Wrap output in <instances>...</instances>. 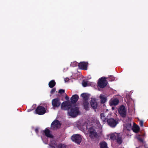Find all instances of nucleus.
<instances>
[{
  "label": "nucleus",
  "mask_w": 148,
  "mask_h": 148,
  "mask_svg": "<svg viewBox=\"0 0 148 148\" xmlns=\"http://www.w3.org/2000/svg\"><path fill=\"white\" fill-rule=\"evenodd\" d=\"M119 136V134L116 133L110 134L107 135V139L114 140L116 138L117 136Z\"/></svg>",
  "instance_id": "nucleus-14"
},
{
  "label": "nucleus",
  "mask_w": 148,
  "mask_h": 148,
  "mask_svg": "<svg viewBox=\"0 0 148 148\" xmlns=\"http://www.w3.org/2000/svg\"><path fill=\"white\" fill-rule=\"evenodd\" d=\"M100 117L103 122H105L106 119L105 116V114L103 113H102L101 114Z\"/></svg>",
  "instance_id": "nucleus-23"
},
{
  "label": "nucleus",
  "mask_w": 148,
  "mask_h": 148,
  "mask_svg": "<svg viewBox=\"0 0 148 148\" xmlns=\"http://www.w3.org/2000/svg\"><path fill=\"white\" fill-rule=\"evenodd\" d=\"M38 127H36V128H35V131L36 132L37 134H38Z\"/></svg>",
  "instance_id": "nucleus-33"
},
{
  "label": "nucleus",
  "mask_w": 148,
  "mask_h": 148,
  "mask_svg": "<svg viewBox=\"0 0 148 148\" xmlns=\"http://www.w3.org/2000/svg\"><path fill=\"white\" fill-rule=\"evenodd\" d=\"M94 101L95 102H93V109H95L97 107V104L96 100L93 99V101Z\"/></svg>",
  "instance_id": "nucleus-25"
},
{
  "label": "nucleus",
  "mask_w": 148,
  "mask_h": 148,
  "mask_svg": "<svg viewBox=\"0 0 148 148\" xmlns=\"http://www.w3.org/2000/svg\"><path fill=\"white\" fill-rule=\"evenodd\" d=\"M117 140V141L118 143L121 144L122 142V140L121 137H119V136H117L116 138Z\"/></svg>",
  "instance_id": "nucleus-24"
},
{
  "label": "nucleus",
  "mask_w": 148,
  "mask_h": 148,
  "mask_svg": "<svg viewBox=\"0 0 148 148\" xmlns=\"http://www.w3.org/2000/svg\"><path fill=\"white\" fill-rule=\"evenodd\" d=\"M89 81L83 80L82 82V86L84 87H86L87 86H92V82H90V83H89Z\"/></svg>",
  "instance_id": "nucleus-18"
},
{
  "label": "nucleus",
  "mask_w": 148,
  "mask_h": 148,
  "mask_svg": "<svg viewBox=\"0 0 148 148\" xmlns=\"http://www.w3.org/2000/svg\"><path fill=\"white\" fill-rule=\"evenodd\" d=\"M65 99L66 100H68L69 99V97L67 95H66L65 97Z\"/></svg>",
  "instance_id": "nucleus-35"
},
{
  "label": "nucleus",
  "mask_w": 148,
  "mask_h": 148,
  "mask_svg": "<svg viewBox=\"0 0 148 148\" xmlns=\"http://www.w3.org/2000/svg\"><path fill=\"white\" fill-rule=\"evenodd\" d=\"M56 90V88H54L51 89L50 91V93L51 94H53L55 92Z\"/></svg>",
  "instance_id": "nucleus-29"
},
{
  "label": "nucleus",
  "mask_w": 148,
  "mask_h": 148,
  "mask_svg": "<svg viewBox=\"0 0 148 148\" xmlns=\"http://www.w3.org/2000/svg\"><path fill=\"white\" fill-rule=\"evenodd\" d=\"M145 148H147V145H145Z\"/></svg>",
  "instance_id": "nucleus-37"
},
{
  "label": "nucleus",
  "mask_w": 148,
  "mask_h": 148,
  "mask_svg": "<svg viewBox=\"0 0 148 148\" xmlns=\"http://www.w3.org/2000/svg\"><path fill=\"white\" fill-rule=\"evenodd\" d=\"M52 148H55L54 146H51Z\"/></svg>",
  "instance_id": "nucleus-38"
},
{
  "label": "nucleus",
  "mask_w": 148,
  "mask_h": 148,
  "mask_svg": "<svg viewBox=\"0 0 148 148\" xmlns=\"http://www.w3.org/2000/svg\"><path fill=\"white\" fill-rule=\"evenodd\" d=\"M124 130H130L132 129L131 124L130 122H129L127 124H124Z\"/></svg>",
  "instance_id": "nucleus-17"
},
{
  "label": "nucleus",
  "mask_w": 148,
  "mask_h": 148,
  "mask_svg": "<svg viewBox=\"0 0 148 148\" xmlns=\"http://www.w3.org/2000/svg\"><path fill=\"white\" fill-rule=\"evenodd\" d=\"M65 90L62 89H60L59 90L58 93L60 94H62L63 93H64Z\"/></svg>",
  "instance_id": "nucleus-27"
},
{
  "label": "nucleus",
  "mask_w": 148,
  "mask_h": 148,
  "mask_svg": "<svg viewBox=\"0 0 148 148\" xmlns=\"http://www.w3.org/2000/svg\"><path fill=\"white\" fill-rule=\"evenodd\" d=\"M101 148H108L107 144L105 142H102L100 143Z\"/></svg>",
  "instance_id": "nucleus-22"
},
{
  "label": "nucleus",
  "mask_w": 148,
  "mask_h": 148,
  "mask_svg": "<svg viewBox=\"0 0 148 148\" xmlns=\"http://www.w3.org/2000/svg\"><path fill=\"white\" fill-rule=\"evenodd\" d=\"M140 124L141 126L143 127V121H140Z\"/></svg>",
  "instance_id": "nucleus-34"
},
{
  "label": "nucleus",
  "mask_w": 148,
  "mask_h": 148,
  "mask_svg": "<svg viewBox=\"0 0 148 148\" xmlns=\"http://www.w3.org/2000/svg\"><path fill=\"white\" fill-rule=\"evenodd\" d=\"M110 81H112L114 80L115 78L114 77L111 76L110 77Z\"/></svg>",
  "instance_id": "nucleus-31"
},
{
  "label": "nucleus",
  "mask_w": 148,
  "mask_h": 148,
  "mask_svg": "<svg viewBox=\"0 0 148 148\" xmlns=\"http://www.w3.org/2000/svg\"><path fill=\"white\" fill-rule=\"evenodd\" d=\"M77 127L80 130L84 131H87V135L92 139V124L90 123L86 124V123L81 124L78 123L77 125Z\"/></svg>",
  "instance_id": "nucleus-1"
},
{
  "label": "nucleus",
  "mask_w": 148,
  "mask_h": 148,
  "mask_svg": "<svg viewBox=\"0 0 148 148\" xmlns=\"http://www.w3.org/2000/svg\"><path fill=\"white\" fill-rule=\"evenodd\" d=\"M140 135L137 134L136 136V138L140 141L142 142L143 141L142 139L140 137Z\"/></svg>",
  "instance_id": "nucleus-26"
},
{
  "label": "nucleus",
  "mask_w": 148,
  "mask_h": 148,
  "mask_svg": "<svg viewBox=\"0 0 148 148\" xmlns=\"http://www.w3.org/2000/svg\"><path fill=\"white\" fill-rule=\"evenodd\" d=\"M114 107H112V110H113L114 109Z\"/></svg>",
  "instance_id": "nucleus-39"
},
{
  "label": "nucleus",
  "mask_w": 148,
  "mask_h": 148,
  "mask_svg": "<svg viewBox=\"0 0 148 148\" xmlns=\"http://www.w3.org/2000/svg\"><path fill=\"white\" fill-rule=\"evenodd\" d=\"M63 146H64V144L62 145L61 144H60L58 145L57 146V147L58 148H62Z\"/></svg>",
  "instance_id": "nucleus-28"
},
{
  "label": "nucleus",
  "mask_w": 148,
  "mask_h": 148,
  "mask_svg": "<svg viewBox=\"0 0 148 148\" xmlns=\"http://www.w3.org/2000/svg\"><path fill=\"white\" fill-rule=\"evenodd\" d=\"M79 96L77 94L73 95L71 98V101L72 103H76L79 99Z\"/></svg>",
  "instance_id": "nucleus-16"
},
{
  "label": "nucleus",
  "mask_w": 148,
  "mask_h": 148,
  "mask_svg": "<svg viewBox=\"0 0 148 148\" xmlns=\"http://www.w3.org/2000/svg\"><path fill=\"white\" fill-rule=\"evenodd\" d=\"M90 96V95L86 93H83L80 95V97H82L83 105L84 109L86 110H89V103L88 100Z\"/></svg>",
  "instance_id": "nucleus-2"
},
{
  "label": "nucleus",
  "mask_w": 148,
  "mask_h": 148,
  "mask_svg": "<svg viewBox=\"0 0 148 148\" xmlns=\"http://www.w3.org/2000/svg\"><path fill=\"white\" fill-rule=\"evenodd\" d=\"M60 125L59 121L56 120L52 122L51 125V127L53 129L58 128L60 126Z\"/></svg>",
  "instance_id": "nucleus-12"
},
{
  "label": "nucleus",
  "mask_w": 148,
  "mask_h": 148,
  "mask_svg": "<svg viewBox=\"0 0 148 148\" xmlns=\"http://www.w3.org/2000/svg\"><path fill=\"white\" fill-rule=\"evenodd\" d=\"M56 83L54 80L51 81L49 83V87L51 88H53L56 85Z\"/></svg>",
  "instance_id": "nucleus-21"
},
{
  "label": "nucleus",
  "mask_w": 148,
  "mask_h": 148,
  "mask_svg": "<svg viewBox=\"0 0 148 148\" xmlns=\"http://www.w3.org/2000/svg\"><path fill=\"white\" fill-rule=\"evenodd\" d=\"M91 100L90 101V104L91 107L92 108V98H91Z\"/></svg>",
  "instance_id": "nucleus-32"
},
{
  "label": "nucleus",
  "mask_w": 148,
  "mask_h": 148,
  "mask_svg": "<svg viewBox=\"0 0 148 148\" xmlns=\"http://www.w3.org/2000/svg\"><path fill=\"white\" fill-rule=\"evenodd\" d=\"M107 82L105 78L101 77L99 79L98 82V85L100 88H104L106 86Z\"/></svg>",
  "instance_id": "nucleus-9"
},
{
  "label": "nucleus",
  "mask_w": 148,
  "mask_h": 148,
  "mask_svg": "<svg viewBox=\"0 0 148 148\" xmlns=\"http://www.w3.org/2000/svg\"><path fill=\"white\" fill-rule=\"evenodd\" d=\"M118 111L122 117H124L126 116V111L125 108L124 106H121L119 108Z\"/></svg>",
  "instance_id": "nucleus-10"
},
{
  "label": "nucleus",
  "mask_w": 148,
  "mask_h": 148,
  "mask_svg": "<svg viewBox=\"0 0 148 148\" xmlns=\"http://www.w3.org/2000/svg\"><path fill=\"white\" fill-rule=\"evenodd\" d=\"M129 121H130L131 120V119L129 118L128 119Z\"/></svg>",
  "instance_id": "nucleus-40"
},
{
  "label": "nucleus",
  "mask_w": 148,
  "mask_h": 148,
  "mask_svg": "<svg viewBox=\"0 0 148 148\" xmlns=\"http://www.w3.org/2000/svg\"><path fill=\"white\" fill-rule=\"evenodd\" d=\"M101 102L102 103H104L107 101V98L104 95L101 94L100 96Z\"/></svg>",
  "instance_id": "nucleus-20"
},
{
  "label": "nucleus",
  "mask_w": 148,
  "mask_h": 148,
  "mask_svg": "<svg viewBox=\"0 0 148 148\" xmlns=\"http://www.w3.org/2000/svg\"><path fill=\"white\" fill-rule=\"evenodd\" d=\"M72 107V104L69 101H65L63 102L61 104V108L64 110H70Z\"/></svg>",
  "instance_id": "nucleus-4"
},
{
  "label": "nucleus",
  "mask_w": 148,
  "mask_h": 148,
  "mask_svg": "<svg viewBox=\"0 0 148 148\" xmlns=\"http://www.w3.org/2000/svg\"><path fill=\"white\" fill-rule=\"evenodd\" d=\"M43 131L45 136L47 137L51 138H53V136L50 134V131L48 128H46Z\"/></svg>",
  "instance_id": "nucleus-15"
},
{
  "label": "nucleus",
  "mask_w": 148,
  "mask_h": 148,
  "mask_svg": "<svg viewBox=\"0 0 148 148\" xmlns=\"http://www.w3.org/2000/svg\"><path fill=\"white\" fill-rule=\"evenodd\" d=\"M68 111V115L73 117H76L79 114V110L78 108L74 107L71 108Z\"/></svg>",
  "instance_id": "nucleus-3"
},
{
  "label": "nucleus",
  "mask_w": 148,
  "mask_h": 148,
  "mask_svg": "<svg viewBox=\"0 0 148 148\" xmlns=\"http://www.w3.org/2000/svg\"><path fill=\"white\" fill-rule=\"evenodd\" d=\"M51 103L53 108H58L61 104L60 99L57 97L53 99L51 101Z\"/></svg>",
  "instance_id": "nucleus-6"
},
{
  "label": "nucleus",
  "mask_w": 148,
  "mask_h": 148,
  "mask_svg": "<svg viewBox=\"0 0 148 148\" xmlns=\"http://www.w3.org/2000/svg\"><path fill=\"white\" fill-rule=\"evenodd\" d=\"M97 125H98L99 126V125H100V124H99V122H98H98H97Z\"/></svg>",
  "instance_id": "nucleus-36"
},
{
  "label": "nucleus",
  "mask_w": 148,
  "mask_h": 148,
  "mask_svg": "<svg viewBox=\"0 0 148 148\" xmlns=\"http://www.w3.org/2000/svg\"><path fill=\"white\" fill-rule=\"evenodd\" d=\"M93 136L95 137H97L98 136V135L97 134V133L95 132L94 131H93Z\"/></svg>",
  "instance_id": "nucleus-30"
},
{
  "label": "nucleus",
  "mask_w": 148,
  "mask_h": 148,
  "mask_svg": "<svg viewBox=\"0 0 148 148\" xmlns=\"http://www.w3.org/2000/svg\"><path fill=\"white\" fill-rule=\"evenodd\" d=\"M73 63H75L76 65H77V64H78V67L80 69L85 70L87 69L88 64V63L87 62H82L78 63H77L76 62H75Z\"/></svg>",
  "instance_id": "nucleus-7"
},
{
  "label": "nucleus",
  "mask_w": 148,
  "mask_h": 148,
  "mask_svg": "<svg viewBox=\"0 0 148 148\" xmlns=\"http://www.w3.org/2000/svg\"><path fill=\"white\" fill-rule=\"evenodd\" d=\"M132 130L134 132L137 133L139 131L140 128L138 125L134 124L132 128Z\"/></svg>",
  "instance_id": "nucleus-19"
},
{
  "label": "nucleus",
  "mask_w": 148,
  "mask_h": 148,
  "mask_svg": "<svg viewBox=\"0 0 148 148\" xmlns=\"http://www.w3.org/2000/svg\"><path fill=\"white\" fill-rule=\"evenodd\" d=\"M71 139L73 141L79 144L81 143L82 139L81 135L78 134L73 135Z\"/></svg>",
  "instance_id": "nucleus-5"
},
{
  "label": "nucleus",
  "mask_w": 148,
  "mask_h": 148,
  "mask_svg": "<svg viewBox=\"0 0 148 148\" xmlns=\"http://www.w3.org/2000/svg\"><path fill=\"white\" fill-rule=\"evenodd\" d=\"M119 102L118 99L114 97L110 100L109 104L111 106H115L118 104Z\"/></svg>",
  "instance_id": "nucleus-13"
},
{
  "label": "nucleus",
  "mask_w": 148,
  "mask_h": 148,
  "mask_svg": "<svg viewBox=\"0 0 148 148\" xmlns=\"http://www.w3.org/2000/svg\"><path fill=\"white\" fill-rule=\"evenodd\" d=\"M107 122L109 125L112 127H115L117 124V122L113 119H108Z\"/></svg>",
  "instance_id": "nucleus-11"
},
{
  "label": "nucleus",
  "mask_w": 148,
  "mask_h": 148,
  "mask_svg": "<svg viewBox=\"0 0 148 148\" xmlns=\"http://www.w3.org/2000/svg\"><path fill=\"white\" fill-rule=\"evenodd\" d=\"M36 114L40 115L44 114L46 112V110L42 106H39L36 108Z\"/></svg>",
  "instance_id": "nucleus-8"
}]
</instances>
